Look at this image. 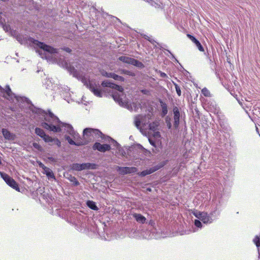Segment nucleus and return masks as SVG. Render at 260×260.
Masks as SVG:
<instances>
[{
  "mask_svg": "<svg viewBox=\"0 0 260 260\" xmlns=\"http://www.w3.org/2000/svg\"><path fill=\"white\" fill-rule=\"evenodd\" d=\"M26 101L30 104L29 108L33 113L44 118L45 121L41 122V126L45 129L55 133L66 131L74 137L78 135L71 124L61 122L51 111L48 110L47 113L44 110L36 107L28 99H27Z\"/></svg>",
  "mask_w": 260,
  "mask_h": 260,
  "instance_id": "obj_1",
  "label": "nucleus"
},
{
  "mask_svg": "<svg viewBox=\"0 0 260 260\" xmlns=\"http://www.w3.org/2000/svg\"><path fill=\"white\" fill-rule=\"evenodd\" d=\"M17 40L21 44H23L26 42L35 48H39L41 50L37 49L36 52L39 53L42 58H45L47 60H50L52 57L53 55L57 53V50L49 45H46L43 42H40L31 37L24 38L21 36L17 37Z\"/></svg>",
  "mask_w": 260,
  "mask_h": 260,
  "instance_id": "obj_2",
  "label": "nucleus"
},
{
  "mask_svg": "<svg viewBox=\"0 0 260 260\" xmlns=\"http://www.w3.org/2000/svg\"><path fill=\"white\" fill-rule=\"evenodd\" d=\"M101 85L104 87H110L116 90L112 93L114 100L119 104L126 105V95L124 94L123 88L119 85L114 84L109 80L103 81Z\"/></svg>",
  "mask_w": 260,
  "mask_h": 260,
  "instance_id": "obj_3",
  "label": "nucleus"
},
{
  "mask_svg": "<svg viewBox=\"0 0 260 260\" xmlns=\"http://www.w3.org/2000/svg\"><path fill=\"white\" fill-rule=\"evenodd\" d=\"M84 79H82V82L86 85V87L93 93V94L98 97H102L103 92L100 89V86L99 84H96L95 82L92 81H84Z\"/></svg>",
  "mask_w": 260,
  "mask_h": 260,
  "instance_id": "obj_4",
  "label": "nucleus"
},
{
  "mask_svg": "<svg viewBox=\"0 0 260 260\" xmlns=\"http://www.w3.org/2000/svg\"><path fill=\"white\" fill-rule=\"evenodd\" d=\"M76 217L77 221L75 224L77 229L82 233L86 232L87 231L86 217L78 214Z\"/></svg>",
  "mask_w": 260,
  "mask_h": 260,
  "instance_id": "obj_5",
  "label": "nucleus"
},
{
  "mask_svg": "<svg viewBox=\"0 0 260 260\" xmlns=\"http://www.w3.org/2000/svg\"><path fill=\"white\" fill-rule=\"evenodd\" d=\"M0 96L8 100H12L16 98L15 94L12 91L8 85H6L5 88L0 85Z\"/></svg>",
  "mask_w": 260,
  "mask_h": 260,
  "instance_id": "obj_6",
  "label": "nucleus"
},
{
  "mask_svg": "<svg viewBox=\"0 0 260 260\" xmlns=\"http://www.w3.org/2000/svg\"><path fill=\"white\" fill-rule=\"evenodd\" d=\"M221 210V204L220 201L215 200L211 206L210 214L214 220H215L219 216Z\"/></svg>",
  "mask_w": 260,
  "mask_h": 260,
  "instance_id": "obj_7",
  "label": "nucleus"
},
{
  "mask_svg": "<svg viewBox=\"0 0 260 260\" xmlns=\"http://www.w3.org/2000/svg\"><path fill=\"white\" fill-rule=\"evenodd\" d=\"M1 174L2 177L9 186L17 191H19L18 183L12 178L5 173H1Z\"/></svg>",
  "mask_w": 260,
  "mask_h": 260,
  "instance_id": "obj_8",
  "label": "nucleus"
},
{
  "mask_svg": "<svg viewBox=\"0 0 260 260\" xmlns=\"http://www.w3.org/2000/svg\"><path fill=\"white\" fill-rule=\"evenodd\" d=\"M137 168L134 167H119L117 168V171L121 175L135 173L137 171Z\"/></svg>",
  "mask_w": 260,
  "mask_h": 260,
  "instance_id": "obj_9",
  "label": "nucleus"
},
{
  "mask_svg": "<svg viewBox=\"0 0 260 260\" xmlns=\"http://www.w3.org/2000/svg\"><path fill=\"white\" fill-rule=\"evenodd\" d=\"M173 112L174 114V127L175 129H177L180 123V113L179 108L177 106L173 107Z\"/></svg>",
  "mask_w": 260,
  "mask_h": 260,
  "instance_id": "obj_10",
  "label": "nucleus"
},
{
  "mask_svg": "<svg viewBox=\"0 0 260 260\" xmlns=\"http://www.w3.org/2000/svg\"><path fill=\"white\" fill-rule=\"evenodd\" d=\"M66 69L70 72L71 74H72L74 77H76L78 79H80L82 77L80 73L76 70L74 66L70 63H65Z\"/></svg>",
  "mask_w": 260,
  "mask_h": 260,
  "instance_id": "obj_11",
  "label": "nucleus"
},
{
  "mask_svg": "<svg viewBox=\"0 0 260 260\" xmlns=\"http://www.w3.org/2000/svg\"><path fill=\"white\" fill-rule=\"evenodd\" d=\"M92 148L94 150H98L101 152H105L109 151L111 149V146L107 144H101L99 142H95L92 146Z\"/></svg>",
  "mask_w": 260,
  "mask_h": 260,
  "instance_id": "obj_12",
  "label": "nucleus"
},
{
  "mask_svg": "<svg viewBox=\"0 0 260 260\" xmlns=\"http://www.w3.org/2000/svg\"><path fill=\"white\" fill-rule=\"evenodd\" d=\"M90 131L92 133V140L94 139L101 138L102 139H104V135L102 134V133L98 129L92 128H85V133L87 131Z\"/></svg>",
  "mask_w": 260,
  "mask_h": 260,
  "instance_id": "obj_13",
  "label": "nucleus"
},
{
  "mask_svg": "<svg viewBox=\"0 0 260 260\" xmlns=\"http://www.w3.org/2000/svg\"><path fill=\"white\" fill-rule=\"evenodd\" d=\"M2 133L4 137V138L8 141H14L16 138L15 134L11 133L8 129L7 128H2Z\"/></svg>",
  "mask_w": 260,
  "mask_h": 260,
  "instance_id": "obj_14",
  "label": "nucleus"
},
{
  "mask_svg": "<svg viewBox=\"0 0 260 260\" xmlns=\"http://www.w3.org/2000/svg\"><path fill=\"white\" fill-rule=\"evenodd\" d=\"M126 105H122L121 104H119L120 106L125 107L128 110L130 111H137V110L139 109V108L141 107V104L140 103H133L132 105L130 103H129L128 101V99L126 98Z\"/></svg>",
  "mask_w": 260,
  "mask_h": 260,
  "instance_id": "obj_15",
  "label": "nucleus"
},
{
  "mask_svg": "<svg viewBox=\"0 0 260 260\" xmlns=\"http://www.w3.org/2000/svg\"><path fill=\"white\" fill-rule=\"evenodd\" d=\"M44 141L50 145H56L59 147L61 146V142L57 138H53L48 135Z\"/></svg>",
  "mask_w": 260,
  "mask_h": 260,
  "instance_id": "obj_16",
  "label": "nucleus"
},
{
  "mask_svg": "<svg viewBox=\"0 0 260 260\" xmlns=\"http://www.w3.org/2000/svg\"><path fill=\"white\" fill-rule=\"evenodd\" d=\"M206 105L210 110L215 114H218L220 111L219 108L217 106L214 101H206Z\"/></svg>",
  "mask_w": 260,
  "mask_h": 260,
  "instance_id": "obj_17",
  "label": "nucleus"
},
{
  "mask_svg": "<svg viewBox=\"0 0 260 260\" xmlns=\"http://www.w3.org/2000/svg\"><path fill=\"white\" fill-rule=\"evenodd\" d=\"M202 215L200 220L203 221L204 223H211L214 220V219L211 216L210 213L208 214L207 212H204Z\"/></svg>",
  "mask_w": 260,
  "mask_h": 260,
  "instance_id": "obj_18",
  "label": "nucleus"
},
{
  "mask_svg": "<svg viewBox=\"0 0 260 260\" xmlns=\"http://www.w3.org/2000/svg\"><path fill=\"white\" fill-rule=\"evenodd\" d=\"M61 95L64 98V99L69 103V99L71 96V93L70 92V89L68 87H64L62 88L61 91Z\"/></svg>",
  "mask_w": 260,
  "mask_h": 260,
  "instance_id": "obj_19",
  "label": "nucleus"
},
{
  "mask_svg": "<svg viewBox=\"0 0 260 260\" xmlns=\"http://www.w3.org/2000/svg\"><path fill=\"white\" fill-rule=\"evenodd\" d=\"M144 117L142 115H138L135 117V125L137 127L138 129L141 128V124H145V123L143 121Z\"/></svg>",
  "mask_w": 260,
  "mask_h": 260,
  "instance_id": "obj_20",
  "label": "nucleus"
},
{
  "mask_svg": "<svg viewBox=\"0 0 260 260\" xmlns=\"http://www.w3.org/2000/svg\"><path fill=\"white\" fill-rule=\"evenodd\" d=\"M132 215L133 217L138 222L144 224L146 222V218L142 214L139 213H134Z\"/></svg>",
  "mask_w": 260,
  "mask_h": 260,
  "instance_id": "obj_21",
  "label": "nucleus"
},
{
  "mask_svg": "<svg viewBox=\"0 0 260 260\" xmlns=\"http://www.w3.org/2000/svg\"><path fill=\"white\" fill-rule=\"evenodd\" d=\"M188 36L191 38L192 42L194 43L196 46L197 47V48L200 51H204V47L201 45L199 41H198L195 37H194L192 36L189 35Z\"/></svg>",
  "mask_w": 260,
  "mask_h": 260,
  "instance_id": "obj_22",
  "label": "nucleus"
},
{
  "mask_svg": "<svg viewBox=\"0 0 260 260\" xmlns=\"http://www.w3.org/2000/svg\"><path fill=\"white\" fill-rule=\"evenodd\" d=\"M134 58L126 56H121L118 57V60L127 64H132Z\"/></svg>",
  "mask_w": 260,
  "mask_h": 260,
  "instance_id": "obj_23",
  "label": "nucleus"
},
{
  "mask_svg": "<svg viewBox=\"0 0 260 260\" xmlns=\"http://www.w3.org/2000/svg\"><path fill=\"white\" fill-rule=\"evenodd\" d=\"M35 133L36 135L42 138L43 140H44V139L48 136V135L46 134L45 132L42 129L39 127H36L35 128Z\"/></svg>",
  "mask_w": 260,
  "mask_h": 260,
  "instance_id": "obj_24",
  "label": "nucleus"
},
{
  "mask_svg": "<svg viewBox=\"0 0 260 260\" xmlns=\"http://www.w3.org/2000/svg\"><path fill=\"white\" fill-rule=\"evenodd\" d=\"M160 102L161 108V115L162 117H165L168 113V106L167 105L162 101H161Z\"/></svg>",
  "mask_w": 260,
  "mask_h": 260,
  "instance_id": "obj_25",
  "label": "nucleus"
},
{
  "mask_svg": "<svg viewBox=\"0 0 260 260\" xmlns=\"http://www.w3.org/2000/svg\"><path fill=\"white\" fill-rule=\"evenodd\" d=\"M165 165V164L163 162H161L154 167H152L148 169L150 174L154 173V172L158 170L159 169L162 168Z\"/></svg>",
  "mask_w": 260,
  "mask_h": 260,
  "instance_id": "obj_26",
  "label": "nucleus"
},
{
  "mask_svg": "<svg viewBox=\"0 0 260 260\" xmlns=\"http://www.w3.org/2000/svg\"><path fill=\"white\" fill-rule=\"evenodd\" d=\"M108 140L109 142H111V145H113V146L115 147L119 151L120 149H122L120 144L111 137H108Z\"/></svg>",
  "mask_w": 260,
  "mask_h": 260,
  "instance_id": "obj_27",
  "label": "nucleus"
},
{
  "mask_svg": "<svg viewBox=\"0 0 260 260\" xmlns=\"http://www.w3.org/2000/svg\"><path fill=\"white\" fill-rule=\"evenodd\" d=\"M65 138H66V140L68 142V143L72 145H75V146H81V145L84 144V143H83L82 142H75L69 136H66Z\"/></svg>",
  "mask_w": 260,
  "mask_h": 260,
  "instance_id": "obj_28",
  "label": "nucleus"
},
{
  "mask_svg": "<svg viewBox=\"0 0 260 260\" xmlns=\"http://www.w3.org/2000/svg\"><path fill=\"white\" fill-rule=\"evenodd\" d=\"M86 205L88 206V207H89L90 209L92 210L95 211H98L99 210V208L97 207L96 203L92 201H87L86 202Z\"/></svg>",
  "mask_w": 260,
  "mask_h": 260,
  "instance_id": "obj_29",
  "label": "nucleus"
},
{
  "mask_svg": "<svg viewBox=\"0 0 260 260\" xmlns=\"http://www.w3.org/2000/svg\"><path fill=\"white\" fill-rule=\"evenodd\" d=\"M44 171V174L50 178H55V176L53 174V171L49 169V168L47 167L45 168V169L43 170Z\"/></svg>",
  "mask_w": 260,
  "mask_h": 260,
  "instance_id": "obj_30",
  "label": "nucleus"
},
{
  "mask_svg": "<svg viewBox=\"0 0 260 260\" xmlns=\"http://www.w3.org/2000/svg\"><path fill=\"white\" fill-rule=\"evenodd\" d=\"M132 65L136 67L139 69H142L145 67L144 64L142 62L135 58L133 59V63L132 64Z\"/></svg>",
  "mask_w": 260,
  "mask_h": 260,
  "instance_id": "obj_31",
  "label": "nucleus"
},
{
  "mask_svg": "<svg viewBox=\"0 0 260 260\" xmlns=\"http://www.w3.org/2000/svg\"><path fill=\"white\" fill-rule=\"evenodd\" d=\"M134 148L140 151V152L143 153L144 154H146L148 152V150L144 148L140 144H137L135 145Z\"/></svg>",
  "mask_w": 260,
  "mask_h": 260,
  "instance_id": "obj_32",
  "label": "nucleus"
},
{
  "mask_svg": "<svg viewBox=\"0 0 260 260\" xmlns=\"http://www.w3.org/2000/svg\"><path fill=\"white\" fill-rule=\"evenodd\" d=\"M86 170H95L98 168V165L94 163L85 162Z\"/></svg>",
  "mask_w": 260,
  "mask_h": 260,
  "instance_id": "obj_33",
  "label": "nucleus"
},
{
  "mask_svg": "<svg viewBox=\"0 0 260 260\" xmlns=\"http://www.w3.org/2000/svg\"><path fill=\"white\" fill-rule=\"evenodd\" d=\"M83 137L85 139H87V141H92V133L90 131H87L86 133H85V129H84L83 132Z\"/></svg>",
  "mask_w": 260,
  "mask_h": 260,
  "instance_id": "obj_34",
  "label": "nucleus"
},
{
  "mask_svg": "<svg viewBox=\"0 0 260 260\" xmlns=\"http://www.w3.org/2000/svg\"><path fill=\"white\" fill-rule=\"evenodd\" d=\"M158 125H159L158 122L157 121H155L149 124V127L150 130H151V131L154 132L157 129Z\"/></svg>",
  "mask_w": 260,
  "mask_h": 260,
  "instance_id": "obj_35",
  "label": "nucleus"
},
{
  "mask_svg": "<svg viewBox=\"0 0 260 260\" xmlns=\"http://www.w3.org/2000/svg\"><path fill=\"white\" fill-rule=\"evenodd\" d=\"M71 169L75 171H81V165L78 163H73L71 165Z\"/></svg>",
  "mask_w": 260,
  "mask_h": 260,
  "instance_id": "obj_36",
  "label": "nucleus"
},
{
  "mask_svg": "<svg viewBox=\"0 0 260 260\" xmlns=\"http://www.w3.org/2000/svg\"><path fill=\"white\" fill-rule=\"evenodd\" d=\"M68 180L73 182L74 186H78L79 185V182L75 176H72L71 175L68 178Z\"/></svg>",
  "mask_w": 260,
  "mask_h": 260,
  "instance_id": "obj_37",
  "label": "nucleus"
},
{
  "mask_svg": "<svg viewBox=\"0 0 260 260\" xmlns=\"http://www.w3.org/2000/svg\"><path fill=\"white\" fill-rule=\"evenodd\" d=\"M254 243L256 246L257 249L260 247V236H256L253 240Z\"/></svg>",
  "mask_w": 260,
  "mask_h": 260,
  "instance_id": "obj_38",
  "label": "nucleus"
},
{
  "mask_svg": "<svg viewBox=\"0 0 260 260\" xmlns=\"http://www.w3.org/2000/svg\"><path fill=\"white\" fill-rule=\"evenodd\" d=\"M119 72L120 74H125L131 76H134L135 75V73L125 69H121L119 70Z\"/></svg>",
  "mask_w": 260,
  "mask_h": 260,
  "instance_id": "obj_39",
  "label": "nucleus"
},
{
  "mask_svg": "<svg viewBox=\"0 0 260 260\" xmlns=\"http://www.w3.org/2000/svg\"><path fill=\"white\" fill-rule=\"evenodd\" d=\"M202 93L206 97H210L211 96V93L209 90L206 87L204 88L202 90Z\"/></svg>",
  "mask_w": 260,
  "mask_h": 260,
  "instance_id": "obj_40",
  "label": "nucleus"
},
{
  "mask_svg": "<svg viewBox=\"0 0 260 260\" xmlns=\"http://www.w3.org/2000/svg\"><path fill=\"white\" fill-rule=\"evenodd\" d=\"M112 78L116 81H121V82L124 81V78L123 77L119 76L115 73H114Z\"/></svg>",
  "mask_w": 260,
  "mask_h": 260,
  "instance_id": "obj_41",
  "label": "nucleus"
},
{
  "mask_svg": "<svg viewBox=\"0 0 260 260\" xmlns=\"http://www.w3.org/2000/svg\"><path fill=\"white\" fill-rule=\"evenodd\" d=\"M102 74L103 76H105L106 77L112 78L114 75V73H109L106 71H103Z\"/></svg>",
  "mask_w": 260,
  "mask_h": 260,
  "instance_id": "obj_42",
  "label": "nucleus"
},
{
  "mask_svg": "<svg viewBox=\"0 0 260 260\" xmlns=\"http://www.w3.org/2000/svg\"><path fill=\"white\" fill-rule=\"evenodd\" d=\"M145 39L149 41L151 44H152L155 46H156V44L159 45V44L157 43L154 39L150 38L148 36H146V37H145Z\"/></svg>",
  "mask_w": 260,
  "mask_h": 260,
  "instance_id": "obj_43",
  "label": "nucleus"
},
{
  "mask_svg": "<svg viewBox=\"0 0 260 260\" xmlns=\"http://www.w3.org/2000/svg\"><path fill=\"white\" fill-rule=\"evenodd\" d=\"M174 85L175 87V89L177 92V94L178 96H180L181 95V91L180 89V87L178 86V85L175 83H174Z\"/></svg>",
  "mask_w": 260,
  "mask_h": 260,
  "instance_id": "obj_44",
  "label": "nucleus"
},
{
  "mask_svg": "<svg viewBox=\"0 0 260 260\" xmlns=\"http://www.w3.org/2000/svg\"><path fill=\"white\" fill-rule=\"evenodd\" d=\"M149 174H150V173L149 172L148 169L144 170L139 173V175L141 177H144V176H145L147 175H149Z\"/></svg>",
  "mask_w": 260,
  "mask_h": 260,
  "instance_id": "obj_45",
  "label": "nucleus"
},
{
  "mask_svg": "<svg viewBox=\"0 0 260 260\" xmlns=\"http://www.w3.org/2000/svg\"><path fill=\"white\" fill-rule=\"evenodd\" d=\"M194 224L197 228H201L202 227V223L200 219H195L194 221Z\"/></svg>",
  "mask_w": 260,
  "mask_h": 260,
  "instance_id": "obj_46",
  "label": "nucleus"
},
{
  "mask_svg": "<svg viewBox=\"0 0 260 260\" xmlns=\"http://www.w3.org/2000/svg\"><path fill=\"white\" fill-rule=\"evenodd\" d=\"M204 212H196L193 213L194 215L198 218L199 219L201 220L202 216L203 215L202 214L204 213Z\"/></svg>",
  "mask_w": 260,
  "mask_h": 260,
  "instance_id": "obj_47",
  "label": "nucleus"
},
{
  "mask_svg": "<svg viewBox=\"0 0 260 260\" xmlns=\"http://www.w3.org/2000/svg\"><path fill=\"white\" fill-rule=\"evenodd\" d=\"M155 224V221L153 220H150L149 221L148 225L150 226L151 227L154 228V225Z\"/></svg>",
  "mask_w": 260,
  "mask_h": 260,
  "instance_id": "obj_48",
  "label": "nucleus"
},
{
  "mask_svg": "<svg viewBox=\"0 0 260 260\" xmlns=\"http://www.w3.org/2000/svg\"><path fill=\"white\" fill-rule=\"evenodd\" d=\"M159 73H160V76L161 78H165L168 77V76L166 73L162 72L161 71H159Z\"/></svg>",
  "mask_w": 260,
  "mask_h": 260,
  "instance_id": "obj_49",
  "label": "nucleus"
},
{
  "mask_svg": "<svg viewBox=\"0 0 260 260\" xmlns=\"http://www.w3.org/2000/svg\"><path fill=\"white\" fill-rule=\"evenodd\" d=\"M43 199H46V200H48V198H49V199L51 198L50 196L48 193H44L43 194Z\"/></svg>",
  "mask_w": 260,
  "mask_h": 260,
  "instance_id": "obj_50",
  "label": "nucleus"
},
{
  "mask_svg": "<svg viewBox=\"0 0 260 260\" xmlns=\"http://www.w3.org/2000/svg\"><path fill=\"white\" fill-rule=\"evenodd\" d=\"M165 122L166 123H171V118L169 117V116H166L165 117Z\"/></svg>",
  "mask_w": 260,
  "mask_h": 260,
  "instance_id": "obj_51",
  "label": "nucleus"
},
{
  "mask_svg": "<svg viewBox=\"0 0 260 260\" xmlns=\"http://www.w3.org/2000/svg\"><path fill=\"white\" fill-rule=\"evenodd\" d=\"M149 141L152 146L155 147V142L154 140L149 139Z\"/></svg>",
  "mask_w": 260,
  "mask_h": 260,
  "instance_id": "obj_52",
  "label": "nucleus"
},
{
  "mask_svg": "<svg viewBox=\"0 0 260 260\" xmlns=\"http://www.w3.org/2000/svg\"><path fill=\"white\" fill-rule=\"evenodd\" d=\"M80 165H81V171L86 170L85 166V162L82 163V164H80Z\"/></svg>",
  "mask_w": 260,
  "mask_h": 260,
  "instance_id": "obj_53",
  "label": "nucleus"
},
{
  "mask_svg": "<svg viewBox=\"0 0 260 260\" xmlns=\"http://www.w3.org/2000/svg\"><path fill=\"white\" fill-rule=\"evenodd\" d=\"M63 50L68 53H70L72 51V50L69 47H64Z\"/></svg>",
  "mask_w": 260,
  "mask_h": 260,
  "instance_id": "obj_54",
  "label": "nucleus"
},
{
  "mask_svg": "<svg viewBox=\"0 0 260 260\" xmlns=\"http://www.w3.org/2000/svg\"><path fill=\"white\" fill-rule=\"evenodd\" d=\"M141 92L144 94H148L149 93V91L147 89H142L141 90Z\"/></svg>",
  "mask_w": 260,
  "mask_h": 260,
  "instance_id": "obj_55",
  "label": "nucleus"
},
{
  "mask_svg": "<svg viewBox=\"0 0 260 260\" xmlns=\"http://www.w3.org/2000/svg\"><path fill=\"white\" fill-rule=\"evenodd\" d=\"M39 165L40 166V167L42 168L43 170L44 169H45L46 168H47V167H46L43 163H42L41 162H40L39 164Z\"/></svg>",
  "mask_w": 260,
  "mask_h": 260,
  "instance_id": "obj_56",
  "label": "nucleus"
},
{
  "mask_svg": "<svg viewBox=\"0 0 260 260\" xmlns=\"http://www.w3.org/2000/svg\"><path fill=\"white\" fill-rule=\"evenodd\" d=\"M166 124H167V127H168V128L169 129H171L172 128V125L171 122V123H166Z\"/></svg>",
  "mask_w": 260,
  "mask_h": 260,
  "instance_id": "obj_57",
  "label": "nucleus"
},
{
  "mask_svg": "<svg viewBox=\"0 0 260 260\" xmlns=\"http://www.w3.org/2000/svg\"><path fill=\"white\" fill-rule=\"evenodd\" d=\"M33 146H34V147H35L36 148H37L39 146V145L38 144L36 143H34L33 144Z\"/></svg>",
  "mask_w": 260,
  "mask_h": 260,
  "instance_id": "obj_58",
  "label": "nucleus"
},
{
  "mask_svg": "<svg viewBox=\"0 0 260 260\" xmlns=\"http://www.w3.org/2000/svg\"><path fill=\"white\" fill-rule=\"evenodd\" d=\"M155 136L160 137L159 132H157L155 133Z\"/></svg>",
  "mask_w": 260,
  "mask_h": 260,
  "instance_id": "obj_59",
  "label": "nucleus"
},
{
  "mask_svg": "<svg viewBox=\"0 0 260 260\" xmlns=\"http://www.w3.org/2000/svg\"><path fill=\"white\" fill-rule=\"evenodd\" d=\"M167 51L171 54V55L172 56V57L175 59L174 55L169 50H167Z\"/></svg>",
  "mask_w": 260,
  "mask_h": 260,
  "instance_id": "obj_60",
  "label": "nucleus"
},
{
  "mask_svg": "<svg viewBox=\"0 0 260 260\" xmlns=\"http://www.w3.org/2000/svg\"><path fill=\"white\" fill-rule=\"evenodd\" d=\"M258 250V254H259V258H260V247H259V249Z\"/></svg>",
  "mask_w": 260,
  "mask_h": 260,
  "instance_id": "obj_61",
  "label": "nucleus"
},
{
  "mask_svg": "<svg viewBox=\"0 0 260 260\" xmlns=\"http://www.w3.org/2000/svg\"><path fill=\"white\" fill-rule=\"evenodd\" d=\"M49 159H50V160H53V158L52 157H49Z\"/></svg>",
  "mask_w": 260,
  "mask_h": 260,
  "instance_id": "obj_62",
  "label": "nucleus"
},
{
  "mask_svg": "<svg viewBox=\"0 0 260 260\" xmlns=\"http://www.w3.org/2000/svg\"><path fill=\"white\" fill-rule=\"evenodd\" d=\"M5 27H7V26H4V29H6V28H5Z\"/></svg>",
  "mask_w": 260,
  "mask_h": 260,
  "instance_id": "obj_63",
  "label": "nucleus"
},
{
  "mask_svg": "<svg viewBox=\"0 0 260 260\" xmlns=\"http://www.w3.org/2000/svg\"><path fill=\"white\" fill-rule=\"evenodd\" d=\"M148 191H151V189H148Z\"/></svg>",
  "mask_w": 260,
  "mask_h": 260,
  "instance_id": "obj_64",
  "label": "nucleus"
}]
</instances>
